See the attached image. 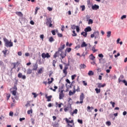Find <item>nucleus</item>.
<instances>
[{"mask_svg":"<svg viewBox=\"0 0 127 127\" xmlns=\"http://www.w3.org/2000/svg\"><path fill=\"white\" fill-rule=\"evenodd\" d=\"M63 92H64V90H62L60 93V94H59L60 100H62V99H63V97L64 96V93H63Z\"/></svg>","mask_w":127,"mask_h":127,"instance_id":"nucleus-9","label":"nucleus"},{"mask_svg":"<svg viewBox=\"0 0 127 127\" xmlns=\"http://www.w3.org/2000/svg\"><path fill=\"white\" fill-rule=\"evenodd\" d=\"M16 14H17V15H18V16H20L21 17L23 16V14H22V13L21 12H16Z\"/></svg>","mask_w":127,"mask_h":127,"instance_id":"nucleus-20","label":"nucleus"},{"mask_svg":"<svg viewBox=\"0 0 127 127\" xmlns=\"http://www.w3.org/2000/svg\"><path fill=\"white\" fill-rule=\"evenodd\" d=\"M85 33H86V32L84 31V32H82L81 33V35H83V36L84 37H87V35L86 36H85Z\"/></svg>","mask_w":127,"mask_h":127,"instance_id":"nucleus-39","label":"nucleus"},{"mask_svg":"<svg viewBox=\"0 0 127 127\" xmlns=\"http://www.w3.org/2000/svg\"><path fill=\"white\" fill-rule=\"evenodd\" d=\"M42 57L43 59H45V58H46V54H45V53L42 54Z\"/></svg>","mask_w":127,"mask_h":127,"instance_id":"nucleus-29","label":"nucleus"},{"mask_svg":"<svg viewBox=\"0 0 127 127\" xmlns=\"http://www.w3.org/2000/svg\"><path fill=\"white\" fill-rule=\"evenodd\" d=\"M72 50V49L71 48H67L66 49V51L69 53V52H71V51Z\"/></svg>","mask_w":127,"mask_h":127,"instance_id":"nucleus-44","label":"nucleus"},{"mask_svg":"<svg viewBox=\"0 0 127 127\" xmlns=\"http://www.w3.org/2000/svg\"><path fill=\"white\" fill-rule=\"evenodd\" d=\"M77 122L79 123V124H80L81 125L83 124V120H77Z\"/></svg>","mask_w":127,"mask_h":127,"instance_id":"nucleus-37","label":"nucleus"},{"mask_svg":"<svg viewBox=\"0 0 127 127\" xmlns=\"http://www.w3.org/2000/svg\"><path fill=\"white\" fill-rule=\"evenodd\" d=\"M74 126V123H72V125H70V124H67L68 127H73Z\"/></svg>","mask_w":127,"mask_h":127,"instance_id":"nucleus-53","label":"nucleus"},{"mask_svg":"<svg viewBox=\"0 0 127 127\" xmlns=\"http://www.w3.org/2000/svg\"><path fill=\"white\" fill-rule=\"evenodd\" d=\"M122 82L125 84V86H127V81H126V80H123Z\"/></svg>","mask_w":127,"mask_h":127,"instance_id":"nucleus-48","label":"nucleus"},{"mask_svg":"<svg viewBox=\"0 0 127 127\" xmlns=\"http://www.w3.org/2000/svg\"><path fill=\"white\" fill-rule=\"evenodd\" d=\"M84 99H85V95L84 93H81L79 97L80 101H77L76 104H83V101H84Z\"/></svg>","mask_w":127,"mask_h":127,"instance_id":"nucleus-3","label":"nucleus"},{"mask_svg":"<svg viewBox=\"0 0 127 127\" xmlns=\"http://www.w3.org/2000/svg\"><path fill=\"white\" fill-rule=\"evenodd\" d=\"M106 86V83H104L103 84L102 83H97V87L98 88H104Z\"/></svg>","mask_w":127,"mask_h":127,"instance_id":"nucleus-11","label":"nucleus"},{"mask_svg":"<svg viewBox=\"0 0 127 127\" xmlns=\"http://www.w3.org/2000/svg\"><path fill=\"white\" fill-rule=\"evenodd\" d=\"M90 59H91V60H94V59H95V57L94 56H93V54H91V55H90Z\"/></svg>","mask_w":127,"mask_h":127,"instance_id":"nucleus-38","label":"nucleus"},{"mask_svg":"<svg viewBox=\"0 0 127 127\" xmlns=\"http://www.w3.org/2000/svg\"><path fill=\"white\" fill-rule=\"evenodd\" d=\"M17 63H18V62H17L16 64V63H12L11 64V65H13L12 69H15L16 68V64H17Z\"/></svg>","mask_w":127,"mask_h":127,"instance_id":"nucleus-21","label":"nucleus"},{"mask_svg":"<svg viewBox=\"0 0 127 127\" xmlns=\"http://www.w3.org/2000/svg\"><path fill=\"white\" fill-rule=\"evenodd\" d=\"M79 66H80V67H79L80 69H85V68H86V66L84 64H81L79 65Z\"/></svg>","mask_w":127,"mask_h":127,"instance_id":"nucleus-19","label":"nucleus"},{"mask_svg":"<svg viewBox=\"0 0 127 127\" xmlns=\"http://www.w3.org/2000/svg\"><path fill=\"white\" fill-rule=\"evenodd\" d=\"M75 77H76V74L72 75L71 76V79H72V80H74V79H75Z\"/></svg>","mask_w":127,"mask_h":127,"instance_id":"nucleus-61","label":"nucleus"},{"mask_svg":"<svg viewBox=\"0 0 127 127\" xmlns=\"http://www.w3.org/2000/svg\"><path fill=\"white\" fill-rule=\"evenodd\" d=\"M51 56L49 55L48 53L46 54V58H50Z\"/></svg>","mask_w":127,"mask_h":127,"instance_id":"nucleus-43","label":"nucleus"},{"mask_svg":"<svg viewBox=\"0 0 127 127\" xmlns=\"http://www.w3.org/2000/svg\"><path fill=\"white\" fill-rule=\"evenodd\" d=\"M47 9H48L49 11H52V8H51V7H48Z\"/></svg>","mask_w":127,"mask_h":127,"instance_id":"nucleus-64","label":"nucleus"},{"mask_svg":"<svg viewBox=\"0 0 127 127\" xmlns=\"http://www.w3.org/2000/svg\"><path fill=\"white\" fill-rule=\"evenodd\" d=\"M68 66H69L68 64H66L63 70V73L65 75V76L67 75V69H68Z\"/></svg>","mask_w":127,"mask_h":127,"instance_id":"nucleus-6","label":"nucleus"},{"mask_svg":"<svg viewBox=\"0 0 127 127\" xmlns=\"http://www.w3.org/2000/svg\"><path fill=\"white\" fill-rule=\"evenodd\" d=\"M88 76H93L94 72L92 70H90L88 73Z\"/></svg>","mask_w":127,"mask_h":127,"instance_id":"nucleus-22","label":"nucleus"},{"mask_svg":"<svg viewBox=\"0 0 127 127\" xmlns=\"http://www.w3.org/2000/svg\"><path fill=\"white\" fill-rule=\"evenodd\" d=\"M99 7L100 6L97 4H94L91 6V8L93 10H97V9H99Z\"/></svg>","mask_w":127,"mask_h":127,"instance_id":"nucleus-8","label":"nucleus"},{"mask_svg":"<svg viewBox=\"0 0 127 127\" xmlns=\"http://www.w3.org/2000/svg\"><path fill=\"white\" fill-rule=\"evenodd\" d=\"M96 48V45H94L92 49V51L95 53V52H97L98 51V50H95Z\"/></svg>","mask_w":127,"mask_h":127,"instance_id":"nucleus-24","label":"nucleus"},{"mask_svg":"<svg viewBox=\"0 0 127 127\" xmlns=\"http://www.w3.org/2000/svg\"><path fill=\"white\" fill-rule=\"evenodd\" d=\"M95 91L96 92V94H99V93H101V89L95 88Z\"/></svg>","mask_w":127,"mask_h":127,"instance_id":"nucleus-27","label":"nucleus"},{"mask_svg":"<svg viewBox=\"0 0 127 127\" xmlns=\"http://www.w3.org/2000/svg\"><path fill=\"white\" fill-rule=\"evenodd\" d=\"M107 37L108 38H110V37H111V35H112V32L111 31H108L107 32Z\"/></svg>","mask_w":127,"mask_h":127,"instance_id":"nucleus-18","label":"nucleus"},{"mask_svg":"<svg viewBox=\"0 0 127 127\" xmlns=\"http://www.w3.org/2000/svg\"><path fill=\"white\" fill-rule=\"evenodd\" d=\"M65 48V44H64L63 45H61V47L58 49V52H61L62 53L63 52V49Z\"/></svg>","mask_w":127,"mask_h":127,"instance_id":"nucleus-7","label":"nucleus"},{"mask_svg":"<svg viewBox=\"0 0 127 127\" xmlns=\"http://www.w3.org/2000/svg\"><path fill=\"white\" fill-rule=\"evenodd\" d=\"M106 126H108V127H110V126L112 125V123H111L110 121H107L106 122Z\"/></svg>","mask_w":127,"mask_h":127,"instance_id":"nucleus-26","label":"nucleus"},{"mask_svg":"<svg viewBox=\"0 0 127 127\" xmlns=\"http://www.w3.org/2000/svg\"><path fill=\"white\" fill-rule=\"evenodd\" d=\"M76 93V89H75V86H74L73 88V91L72 92V90H70L69 91V96H72V95H74Z\"/></svg>","mask_w":127,"mask_h":127,"instance_id":"nucleus-10","label":"nucleus"},{"mask_svg":"<svg viewBox=\"0 0 127 127\" xmlns=\"http://www.w3.org/2000/svg\"><path fill=\"white\" fill-rule=\"evenodd\" d=\"M9 115L10 117H12V116H13V112H10Z\"/></svg>","mask_w":127,"mask_h":127,"instance_id":"nucleus-62","label":"nucleus"},{"mask_svg":"<svg viewBox=\"0 0 127 127\" xmlns=\"http://www.w3.org/2000/svg\"><path fill=\"white\" fill-rule=\"evenodd\" d=\"M65 122H66L67 124H74V120L70 121L67 118L65 119Z\"/></svg>","mask_w":127,"mask_h":127,"instance_id":"nucleus-15","label":"nucleus"},{"mask_svg":"<svg viewBox=\"0 0 127 127\" xmlns=\"http://www.w3.org/2000/svg\"><path fill=\"white\" fill-rule=\"evenodd\" d=\"M78 113V110L75 109L73 112H72V115L74 114H77Z\"/></svg>","mask_w":127,"mask_h":127,"instance_id":"nucleus-46","label":"nucleus"},{"mask_svg":"<svg viewBox=\"0 0 127 127\" xmlns=\"http://www.w3.org/2000/svg\"><path fill=\"white\" fill-rule=\"evenodd\" d=\"M93 34H94L95 39H97V38L100 39V32H99V31H94Z\"/></svg>","mask_w":127,"mask_h":127,"instance_id":"nucleus-5","label":"nucleus"},{"mask_svg":"<svg viewBox=\"0 0 127 127\" xmlns=\"http://www.w3.org/2000/svg\"><path fill=\"white\" fill-rule=\"evenodd\" d=\"M75 92H80V87L79 86H77V88L75 89Z\"/></svg>","mask_w":127,"mask_h":127,"instance_id":"nucleus-58","label":"nucleus"},{"mask_svg":"<svg viewBox=\"0 0 127 127\" xmlns=\"http://www.w3.org/2000/svg\"><path fill=\"white\" fill-rule=\"evenodd\" d=\"M80 7L81 8L82 11H84V10H85V9H86V7L84 5L80 6Z\"/></svg>","mask_w":127,"mask_h":127,"instance_id":"nucleus-28","label":"nucleus"},{"mask_svg":"<svg viewBox=\"0 0 127 127\" xmlns=\"http://www.w3.org/2000/svg\"><path fill=\"white\" fill-rule=\"evenodd\" d=\"M92 30V28L90 26H88L86 28L84 29V31L85 32L84 36H86V35H88V32H91Z\"/></svg>","mask_w":127,"mask_h":127,"instance_id":"nucleus-4","label":"nucleus"},{"mask_svg":"<svg viewBox=\"0 0 127 127\" xmlns=\"http://www.w3.org/2000/svg\"><path fill=\"white\" fill-rule=\"evenodd\" d=\"M120 55H121V54H120V53H118L117 54V55H115V58H117V57H119V56H120Z\"/></svg>","mask_w":127,"mask_h":127,"instance_id":"nucleus-60","label":"nucleus"},{"mask_svg":"<svg viewBox=\"0 0 127 127\" xmlns=\"http://www.w3.org/2000/svg\"><path fill=\"white\" fill-rule=\"evenodd\" d=\"M49 41L50 42H53V41H54V39L53 38V37H50V38H49Z\"/></svg>","mask_w":127,"mask_h":127,"instance_id":"nucleus-31","label":"nucleus"},{"mask_svg":"<svg viewBox=\"0 0 127 127\" xmlns=\"http://www.w3.org/2000/svg\"><path fill=\"white\" fill-rule=\"evenodd\" d=\"M18 78H21V77H22V73H19L18 74Z\"/></svg>","mask_w":127,"mask_h":127,"instance_id":"nucleus-52","label":"nucleus"},{"mask_svg":"<svg viewBox=\"0 0 127 127\" xmlns=\"http://www.w3.org/2000/svg\"><path fill=\"white\" fill-rule=\"evenodd\" d=\"M31 73H32V69H28L27 70V74L28 75L31 74Z\"/></svg>","mask_w":127,"mask_h":127,"instance_id":"nucleus-25","label":"nucleus"},{"mask_svg":"<svg viewBox=\"0 0 127 127\" xmlns=\"http://www.w3.org/2000/svg\"><path fill=\"white\" fill-rule=\"evenodd\" d=\"M72 33H73V34L72 35V36H77V34L76 33V32L75 31V30L72 31Z\"/></svg>","mask_w":127,"mask_h":127,"instance_id":"nucleus-40","label":"nucleus"},{"mask_svg":"<svg viewBox=\"0 0 127 127\" xmlns=\"http://www.w3.org/2000/svg\"><path fill=\"white\" fill-rule=\"evenodd\" d=\"M52 33L53 35H56V33L55 32V30H54L52 31Z\"/></svg>","mask_w":127,"mask_h":127,"instance_id":"nucleus-59","label":"nucleus"},{"mask_svg":"<svg viewBox=\"0 0 127 127\" xmlns=\"http://www.w3.org/2000/svg\"><path fill=\"white\" fill-rule=\"evenodd\" d=\"M12 94L13 96H16V91L15 90L12 91Z\"/></svg>","mask_w":127,"mask_h":127,"instance_id":"nucleus-47","label":"nucleus"},{"mask_svg":"<svg viewBox=\"0 0 127 127\" xmlns=\"http://www.w3.org/2000/svg\"><path fill=\"white\" fill-rule=\"evenodd\" d=\"M62 59H64L66 57V54H64V56L62 55V54H60Z\"/></svg>","mask_w":127,"mask_h":127,"instance_id":"nucleus-57","label":"nucleus"},{"mask_svg":"<svg viewBox=\"0 0 127 127\" xmlns=\"http://www.w3.org/2000/svg\"><path fill=\"white\" fill-rule=\"evenodd\" d=\"M58 36L59 37H63V35L62 34H61V33H58Z\"/></svg>","mask_w":127,"mask_h":127,"instance_id":"nucleus-55","label":"nucleus"},{"mask_svg":"<svg viewBox=\"0 0 127 127\" xmlns=\"http://www.w3.org/2000/svg\"><path fill=\"white\" fill-rule=\"evenodd\" d=\"M39 9H40V8L36 7L35 8V15L37 14V11H38Z\"/></svg>","mask_w":127,"mask_h":127,"instance_id":"nucleus-30","label":"nucleus"},{"mask_svg":"<svg viewBox=\"0 0 127 127\" xmlns=\"http://www.w3.org/2000/svg\"><path fill=\"white\" fill-rule=\"evenodd\" d=\"M72 29H76L77 26H76L75 25H72L71 26Z\"/></svg>","mask_w":127,"mask_h":127,"instance_id":"nucleus-45","label":"nucleus"},{"mask_svg":"<svg viewBox=\"0 0 127 127\" xmlns=\"http://www.w3.org/2000/svg\"><path fill=\"white\" fill-rule=\"evenodd\" d=\"M33 113V111H32V109H31L30 110H28L27 114L28 115H30V114H32Z\"/></svg>","mask_w":127,"mask_h":127,"instance_id":"nucleus-32","label":"nucleus"},{"mask_svg":"<svg viewBox=\"0 0 127 127\" xmlns=\"http://www.w3.org/2000/svg\"><path fill=\"white\" fill-rule=\"evenodd\" d=\"M10 98V94L7 95V96H6L7 101H8V100H9Z\"/></svg>","mask_w":127,"mask_h":127,"instance_id":"nucleus-49","label":"nucleus"},{"mask_svg":"<svg viewBox=\"0 0 127 127\" xmlns=\"http://www.w3.org/2000/svg\"><path fill=\"white\" fill-rule=\"evenodd\" d=\"M76 29L77 32H79V31H80V28H79V26H76Z\"/></svg>","mask_w":127,"mask_h":127,"instance_id":"nucleus-54","label":"nucleus"},{"mask_svg":"<svg viewBox=\"0 0 127 127\" xmlns=\"http://www.w3.org/2000/svg\"><path fill=\"white\" fill-rule=\"evenodd\" d=\"M53 127H59V124L57 122H55L54 124H53Z\"/></svg>","mask_w":127,"mask_h":127,"instance_id":"nucleus-23","label":"nucleus"},{"mask_svg":"<svg viewBox=\"0 0 127 127\" xmlns=\"http://www.w3.org/2000/svg\"><path fill=\"white\" fill-rule=\"evenodd\" d=\"M46 99H47V102H51V99L52 98V96L50 95V96H48L47 95H46Z\"/></svg>","mask_w":127,"mask_h":127,"instance_id":"nucleus-12","label":"nucleus"},{"mask_svg":"<svg viewBox=\"0 0 127 127\" xmlns=\"http://www.w3.org/2000/svg\"><path fill=\"white\" fill-rule=\"evenodd\" d=\"M121 19H124V18H127V15H123L122 17H121Z\"/></svg>","mask_w":127,"mask_h":127,"instance_id":"nucleus-51","label":"nucleus"},{"mask_svg":"<svg viewBox=\"0 0 127 127\" xmlns=\"http://www.w3.org/2000/svg\"><path fill=\"white\" fill-rule=\"evenodd\" d=\"M43 69H44L43 67L40 68L38 70V74H42V73H43Z\"/></svg>","mask_w":127,"mask_h":127,"instance_id":"nucleus-17","label":"nucleus"},{"mask_svg":"<svg viewBox=\"0 0 127 127\" xmlns=\"http://www.w3.org/2000/svg\"><path fill=\"white\" fill-rule=\"evenodd\" d=\"M2 53H3L4 55V57H5V56H6V53L7 52V50H5V51H2Z\"/></svg>","mask_w":127,"mask_h":127,"instance_id":"nucleus-33","label":"nucleus"},{"mask_svg":"<svg viewBox=\"0 0 127 127\" xmlns=\"http://www.w3.org/2000/svg\"><path fill=\"white\" fill-rule=\"evenodd\" d=\"M37 68H38V64H35L33 65V68L32 69L33 71H36V70H37Z\"/></svg>","mask_w":127,"mask_h":127,"instance_id":"nucleus-13","label":"nucleus"},{"mask_svg":"<svg viewBox=\"0 0 127 127\" xmlns=\"http://www.w3.org/2000/svg\"><path fill=\"white\" fill-rule=\"evenodd\" d=\"M88 24H92L93 23V20L91 19H89L88 22Z\"/></svg>","mask_w":127,"mask_h":127,"instance_id":"nucleus-35","label":"nucleus"},{"mask_svg":"<svg viewBox=\"0 0 127 127\" xmlns=\"http://www.w3.org/2000/svg\"><path fill=\"white\" fill-rule=\"evenodd\" d=\"M56 62H57V61L53 60V65L54 66V67H55V64H56Z\"/></svg>","mask_w":127,"mask_h":127,"instance_id":"nucleus-41","label":"nucleus"},{"mask_svg":"<svg viewBox=\"0 0 127 127\" xmlns=\"http://www.w3.org/2000/svg\"><path fill=\"white\" fill-rule=\"evenodd\" d=\"M87 46H88V44H87L85 42H83L81 45V48L87 47Z\"/></svg>","mask_w":127,"mask_h":127,"instance_id":"nucleus-14","label":"nucleus"},{"mask_svg":"<svg viewBox=\"0 0 127 127\" xmlns=\"http://www.w3.org/2000/svg\"><path fill=\"white\" fill-rule=\"evenodd\" d=\"M98 57L99 58H103L104 57V55L102 54H100L98 55Z\"/></svg>","mask_w":127,"mask_h":127,"instance_id":"nucleus-50","label":"nucleus"},{"mask_svg":"<svg viewBox=\"0 0 127 127\" xmlns=\"http://www.w3.org/2000/svg\"><path fill=\"white\" fill-rule=\"evenodd\" d=\"M57 54H59V52L57 51L56 52V53L54 55V58H56L57 57Z\"/></svg>","mask_w":127,"mask_h":127,"instance_id":"nucleus-36","label":"nucleus"},{"mask_svg":"<svg viewBox=\"0 0 127 127\" xmlns=\"http://www.w3.org/2000/svg\"><path fill=\"white\" fill-rule=\"evenodd\" d=\"M32 95H33L34 96V98H36V97H37V95L36 94V93H34V92H33L32 93Z\"/></svg>","mask_w":127,"mask_h":127,"instance_id":"nucleus-56","label":"nucleus"},{"mask_svg":"<svg viewBox=\"0 0 127 127\" xmlns=\"http://www.w3.org/2000/svg\"><path fill=\"white\" fill-rule=\"evenodd\" d=\"M46 24L47 26H49V27H52V21L51 20V18H47L46 19Z\"/></svg>","mask_w":127,"mask_h":127,"instance_id":"nucleus-2","label":"nucleus"},{"mask_svg":"<svg viewBox=\"0 0 127 127\" xmlns=\"http://www.w3.org/2000/svg\"><path fill=\"white\" fill-rule=\"evenodd\" d=\"M3 41L5 43L4 45L6 46V47H12V46H13V43L11 42H9V41H8L6 38H3Z\"/></svg>","mask_w":127,"mask_h":127,"instance_id":"nucleus-1","label":"nucleus"},{"mask_svg":"<svg viewBox=\"0 0 127 127\" xmlns=\"http://www.w3.org/2000/svg\"><path fill=\"white\" fill-rule=\"evenodd\" d=\"M124 75H121L120 76V77L118 79L119 83H122V82H123V81L124 80H123V79H124Z\"/></svg>","mask_w":127,"mask_h":127,"instance_id":"nucleus-16","label":"nucleus"},{"mask_svg":"<svg viewBox=\"0 0 127 127\" xmlns=\"http://www.w3.org/2000/svg\"><path fill=\"white\" fill-rule=\"evenodd\" d=\"M111 105L112 106V108H115V105H116V103L115 102H113V101L110 102Z\"/></svg>","mask_w":127,"mask_h":127,"instance_id":"nucleus-34","label":"nucleus"},{"mask_svg":"<svg viewBox=\"0 0 127 127\" xmlns=\"http://www.w3.org/2000/svg\"><path fill=\"white\" fill-rule=\"evenodd\" d=\"M82 83H83V85H84V86H87V82H86V81H82Z\"/></svg>","mask_w":127,"mask_h":127,"instance_id":"nucleus-63","label":"nucleus"},{"mask_svg":"<svg viewBox=\"0 0 127 127\" xmlns=\"http://www.w3.org/2000/svg\"><path fill=\"white\" fill-rule=\"evenodd\" d=\"M85 17H86V19H87V20H89L90 19V18H91L90 15H86Z\"/></svg>","mask_w":127,"mask_h":127,"instance_id":"nucleus-42","label":"nucleus"}]
</instances>
